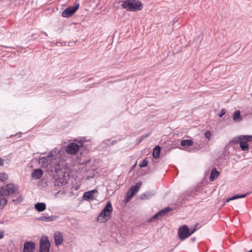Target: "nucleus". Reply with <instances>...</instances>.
I'll use <instances>...</instances> for the list:
<instances>
[{"label":"nucleus","instance_id":"nucleus-1","mask_svg":"<svg viewBox=\"0 0 252 252\" xmlns=\"http://www.w3.org/2000/svg\"><path fill=\"white\" fill-rule=\"evenodd\" d=\"M122 6L124 9L132 12L140 11L143 8L142 3L138 0H125L123 1Z\"/></svg>","mask_w":252,"mask_h":252},{"label":"nucleus","instance_id":"nucleus-2","mask_svg":"<svg viewBox=\"0 0 252 252\" xmlns=\"http://www.w3.org/2000/svg\"><path fill=\"white\" fill-rule=\"evenodd\" d=\"M1 193L5 196H11L16 197L19 195V187L13 184H7L0 189Z\"/></svg>","mask_w":252,"mask_h":252},{"label":"nucleus","instance_id":"nucleus-3","mask_svg":"<svg viewBox=\"0 0 252 252\" xmlns=\"http://www.w3.org/2000/svg\"><path fill=\"white\" fill-rule=\"evenodd\" d=\"M113 211V208L110 201L107 203L104 208L101 211L97 219L101 222L108 220L110 219V215Z\"/></svg>","mask_w":252,"mask_h":252},{"label":"nucleus","instance_id":"nucleus-4","mask_svg":"<svg viewBox=\"0 0 252 252\" xmlns=\"http://www.w3.org/2000/svg\"><path fill=\"white\" fill-rule=\"evenodd\" d=\"M51 244L47 236H42L39 243V252H49Z\"/></svg>","mask_w":252,"mask_h":252},{"label":"nucleus","instance_id":"nucleus-5","mask_svg":"<svg viewBox=\"0 0 252 252\" xmlns=\"http://www.w3.org/2000/svg\"><path fill=\"white\" fill-rule=\"evenodd\" d=\"M178 233L179 238L182 240H183L190 236L189 234V229L186 225H184L179 228Z\"/></svg>","mask_w":252,"mask_h":252},{"label":"nucleus","instance_id":"nucleus-6","mask_svg":"<svg viewBox=\"0 0 252 252\" xmlns=\"http://www.w3.org/2000/svg\"><path fill=\"white\" fill-rule=\"evenodd\" d=\"M79 7V3H76L74 6L69 7L66 8L62 14V16L64 18L69 17L73 15L78 10Z\"/></svg>","mask_w":252,"mask_h":252},{"label":"nucleus","instance_id":"nucleus-7","mask_svg":"<svg viewBox=\"0 0 252 252\" xmlns=\"http://www.w3.org/2000/svg\"><path fill=\"white\" fill-rule=\"evenodd\" d=\"M98 194L96 189H93L90 191H86L84 193L83 197L85 200H94Z\"/></svg>","mask_w":252,"mask_h":252},{"label":"nucleus","instance_id":"nucleus-8","mask_svg":"<svg viewBox=\"0 0 252 252\" xmlns=\"http://www.w3.org/2000/svg\"><path fill=\"white\" fill-rule=\"evenodd\" d=\"M79 150V146L75 143L69 144L66 148V152L68 154H74L78 152Z\"/></svg>","mask_w":252,"mask_h":252},{"label":"nucleus","instance_id":"nucleus-9","mask_svg":"<svg viewBox=\"0 0 252 252\" xmlns=\"http://www.w3.org/2000/svg\"><path fill=\"white\" fill-rule=\"evenodd\" d=\"M51 157L50 160V166L53 167L55 169L60 166L61 159L58 156H54L53 154H51Z\"/></svg>","mask_w":252,"mask_h":252},{"label":"nucleus","instance_id":"nucleus-10","mask_svg":"<svg viewBox=\"0 0 252 252\" xmlns=\"http://www.w3.org/2000/svg\"><path fill=\"white\" fill-rule=\"evenodd\" d=\"M35 244L32 241H27L24 244V252H34Z\"/></svg>","mask_w":252,"mask_h":252},{"label":"nucleus","instance_id":"nucleus-11","mask_svg":"<svg viewBox=\"0 0 252 252\" xmlns=\"http://www.w3.org/2000/svg\"><path fill=\"white\" fill-rule=\"evenodd\" d=\"M51 157L50 154L46 157H42L39 158L38 163L43 168H47L50 165V160Z\"/></svg>","mask_w":252,"mask_h":252},{"label":"nucleus","instance_id":"nucleus-12","mask_svg":"<svg viewBox=\"0 0 252 252\" xmlns=\"http://www.w3.org/2000/svg\"><path fill=\"white\" fill-rule=\"evenodd\" d=\"M54 239L56 246L62 245L63 241V233L59 231L55 232L54 234Z\"/></svg>","mask_w":252,"mask_h":252},{"label":"nucleus","instance_id":"nucleus-13","mask_svg":"<svg viewBox=\"0 0 252 252\" xmlns=\"http://www.w3.org/2000/svg\"><path fill=\"white\" fill-rule=\"evenodd\" d=\"M155 194L156 191L154 190L146 191L140 195V198L141 200L149 199L154 196Z\"/></svg>","mask_w":252,"mask_h":252},{"label":"nucleus","instance_id":"nucleus-14","mask_svg":"<svg viewBox=\"0 0 252 252\" xmlns=\"http://www.w3.org/2000/svg\"><path fill=\"white\" fill-rule=\"evenodd\" d=\"M142 185V182H138L134 186L131 187L128 191L134 195L138 191Z\"/></svg>","mask_w":252,"mask_h":252},{"label":"nucleus","instance_id":"nucleus-15","mask_svg":"<svg viewBox=\"0 0 252 252\" xmlns=\"http://www.w3.org/2000/svg\"><path fill=\"white\" fill-rule=\"evenodd\" d=\"M43 175V171L41 169L38 168L33 171L32 174V177L34 179H40Z\"/></svg>","mask_w":252,"mask_h":252},{"label":"nucleus","instance_id":"nucleus-16","mask_svg":"<svg viewBox=\"0 0 252 252\" xmlns=\"http://www.w3.org/2000/svg\"><path fill=\"white\" fill-rule=\"evenodd\" d=\"M243 117L241 114V112L239 110L235 111L233 115V120L235 122H240L243 121Z\"/></svg>","mask_w":252,"mask_h":252},{"label":"nucleus","instance_id":"nucleus-17","mask_svg":"<svg viewBox=\"0 0 252 252\" xmlns=\"http://www.w3.org/2000/svg\"><path fill=\"white\" fill-rule=\"evenodd\" d=\"M56 218L54 216L47 217L42 214V215L38 218V220H42L45 222H50L54 220Z\"/></svg>","mask_w":252,"mask_h":252},{"label":"nucleus","instance_id":"nucleus-18","mask_svg":"<svg viewBox=\"0 0 252 252\" xmlns=\"http://www.w3.org/2000/svg\"><path fill=\"white\" fill-rule=\"evenodd\" d=\"M34 208L38 212H43L46 209V204L44 202H38L35 204Z\"/></svg>","mask_w":252,"mask_h":252},{"label":"nucleus","instance_id":"nucleus-19","mask_svg":"<svg viewBox=\"0 0 252 252\" xmlns=\"http://www.w3.org/2000/svg\"><path fill=\"white\" fill-rule=\"evenodd\" d=\"M67 183L68 182L63 178H57L55 179L54 185L55 186H62Z\"/></svg>","mask_w":252,"mask_h":252},{"label":"nucleus","instance_id":"nucleus-20","mask_svg":"<svg viewBox=\"0 0 252 252\" xmlns=\"http://www.w3.org/2000/svg\"><path fill=\"white\" fill-rule=\"evenodd\" d=\"M220 174L219 172H218L216 168H214L211 171L210 179L211 181H214L219 176Z\"/></svg>","mask_w":252,"mask_h":252},{"label":"nucleus","instance_id":"nucleus-21","mask_svg":"<svg viewBox=\"0 0 252 252\" xmlns=\"http://www.w3.org/2000/svg\"><path fill=\"white\" fill-rule=\"evenodd\" d=\"M161 148L159 146H156L153 150V156L155 158H158L159 157Z\"/></svg>","mask_w":252,"mask_h":252},{"label":"nucleus","instance_id":"nucleus-22","mask_svg":"<svg viewBox=\"0 0 252 252\" xmlns=\"http://www.w3.org/2000/svg\"><path fill=\"white\" fill-rule=\"evenodd\" d=\"M172 210V209L171 208L167 207L159 211L158 212V214L159 215L160 217H162L163 216H166L168 212H170Z\"/></svg>","mask_w":252,"mask_h":252},{"label":"nucleus","instance_id":"nucleus-23","mask_svg":"<svg viewBox=\"0 0 252 252\" xmlns=\"http://www.w3.org/2000/svg\"><path fill=\"white\" fill-rule=\"evenodd\" d=\"M249 194V193H247L243 194H241V195H234V196H232L231 197L227 199L226 200V202L227 203V202H229L231 200H235V199H238V198H244L246 196H247Z\"/></svg>","mask_w":252,"mask_h":252},{"label":"nucleus","instance_id":"nucleus-24","mask_svg":"<svg viewBox=\"0 0 252 252\" xmlns=\"http://www.w3.org/2000/svg\"><path fill=\"white\" fill-rule=\"evenodd\" d=\"M193 144V142L190 139L183 140L181 142V145L183 147H189L192 146Z\"/></svg>","mask_w":252,"mask_h":252},{"label":"nucleus","instance_id":"nucleus-25","mask_svg":"<svg viewBox=\"0 0 252 252\" xmlns=\"http://www.w3.org/2000/svg\"><path fill=\"white\" fill-rule=\"evenodd\" d=\"M239 144L242 150L246 151L249 149V145L246 141H241Z\"/></svg>","mask_w":252,"mask_h":252},{"label":"nucleus","instance_id":"nucleus-26","mask_svg":"<svg viewBox=\"0 0 252 252\" xmlns=\"http://www.w3.org/2000/svg\"><path fill=\"white\" fill-rule=\"evenodd\" d=\"M15 197H16V198L15 199H12V202L16 205L17 204H18L20 203H21L23 200H24V197L23 196H22L21 194H20V192H19V195L16 196Z\"/></svg>","mask_w":252,"mask_h":252},{"label":"nucleus","instance_id":"nucleus-27","mask_svg":"<svg viewBox=\"0 0 252 252\" xmlns=\"http://www.w3.org/2000/svg\"><path fill=\"white\" fill-rule=\"evenodd\" d=\"M241 141H246L247 142L252 141V135H241Z\"/></svg>","mask_w":252,"mask_h":252},{"label":"nucleus","instance_id":"nucleus-28","mask_svg":"<svg viewBox=\"0 0 252 252\" xmlns=\"http://www.w3.org/2000/svg\"><path fill=\"white\" fill-rule=\"evenodd\" d=\"M148 164V160L147 159V158H145L142 160V161L139 163V166L140 167H146Z\"/></svg>","mask_w":252,"mask_h":252},{"label":"nucleus","instance_id":"nucleus-29","mask_svg":"<svg viewBox=\"0 0 252 252\" xmlns=\"http://www.w3.org/2000/svg\"><path fill=\"white\" fill-rule=\"evenodd\" d=\"M8 179L7 175L5 173H0V181L4 182Z\"/></svg>","mask_w":252,"mask_h":252},{"label":"nucleus","instance_id":"nucleus-30","mask_svg":"<svg viewBox=\"0 0 252 252\" xmlns=\"http://www.w3.org/2000/svg\"><path fill=\"white\" fill-rule=\"evenodd\" d=\"M241 135L235 137L233 139H232L230 143H234L235 144H238L241 141Z\"/></svg>","mask_w":252,"mask_h":252},{"label":"nucleus","instance_id":"nucleus-31","mask_svg":"<svg viewBox=\"0 0 252 252\" xmlns=\"http://www.w3.org/2000/svg\"><path fill=\"white\" fill-rule=\"evenodd\" d=\"M205 137L208 139H210V137H211V136L212 135V134H211V132H210V131L209 130H207L205 132Z\"/></svg>","mask_w":252,"mask_h":252},{"label":"nucleus","instance_id":"nucleus-32","mask_svg":"<svg viewBox=\"0 0 252 252\" xmlns=\"http://www.w3.org/2000/svg\"><path fill=\"white\" fill-rule=\"evenodd\" d=\"M226 113L225 110L224 109H222L220 111V112L219 114V117L220 118L222 117Z\"/></svg>","mask_w":252,"mask_h":252},{"label":"nucleus","instance_id":"nucleus-33","mask_svg":"<svg viewBox=\"0 0 252 252\" xmlns=\"http://www.w3.org/2000/svg\"><path fill=\"white\" fill-rule=\"evenodd\" d=\"M134 195H133L132 194H131L130 192H129L128 191H127V193H126V198L128 199V200H130L131 198Z\"/></svg>","mask_w":252,"mask_h":252},{"label":"nucleus","instance_id":"nucleus-34","mask_svg":"<svg viewBox=\"0 0 252 252\" xmlns=\"http://www.w3.org/2000/svg\"><path fill=\"white\" fill-rule=\"evenodd\" d=\"M159 215H158V213H157L151 218L150 221H152L153 220L159 218Z\"/></svg>","mask_w":252,"mask_h":252},{"label":"nucleus","instance_id":"nucleus-35","mask_svg":"<svg viewBox=\"0 0 252 252\" xmlns=\"http://www.w3.org/2000/svg\"><path fill=\"white\" fill-rule=\"evenodd\" d=\"M4 236V231L0 230V239L3 238Z\"/></svg>","mask_w":252,"mask_h":252},{"label":"nucleus","instance_id":"nucleus-36","mask_svg":"<svg viewBox=\"0 0 252 252\" xmlns=\"http://www.w3.org/2000/svg\"><path fill=\"white\" fill-rule=\"evenodd\" d=\"M196 230V228H194L192 230H189V234L190 235H191L192 234H193Z\"/></svg>","mask_w":252,"mask_h":252},{"label":"nucleus","instance_id":"nucleus-37","mask_svg":"<svg viewBox=\"0 0 252 252\" xmlns=\"http://www.w3.org/2000/svg\"><path fill=\"white\" fill-rule=\"evenodd\" d=\"M3 164V160L0 158V165H2Z\"/></svg>","mask_w":252,"mask_h":252},{"label":"nucleus","instance_id":"nucleus-38","mask_svg":"<svg viewBox=\"0 0 252 252\" xmlns=\"http://www.w3.org/2000/svg\"><path fill=\"white\" fill-rule=\"evenodd\" d=\"M191 241L193 242H194L195 240H196V238L195 237H193V238H191L190 239Z\"/></svg>","mask_w":252,"mask_h":252},{"label":"nucleus","instance_id":"nucleus-39","mask_svg":"<svg viewBox=\"0 0 252 252\" xmlns=\"http://www.w3.org/2000/svg\"><path fill=\"white\" fill-rule=\"evenodd\" d=\"M129 200H128V199L126 197L124 199V201L125 203H127L129 201Z\"/></svg>","mask_w":252,"mask_h":252},{"label":"nucleus","instance_id":"nucleus-40","mask_svg":"<svg viewBox=\"0 0 252 252\" xmlns=\"http://www.w3.org/2000/svg\"><path fill=\"white\" fill-rule=\"evenodd\" d=\"M115 142V141H113L111 144H113V143Z\"/></svg>","mask_w":252,"mask_h":252},{"label":"nucleus","instance_id":"nucleus-41","mask_svg":"<svg viewBox=\"0 0 252 252\" xmlns=\"http://www.w3.org/2000/svg\"><path fill=\"white\" fill-rule=\"evenodd\" d=\"M45 35H46V36H47V33H46V32H45Z\"/></svg>","mask_w":252,"mask_h":252}]
</instances>
